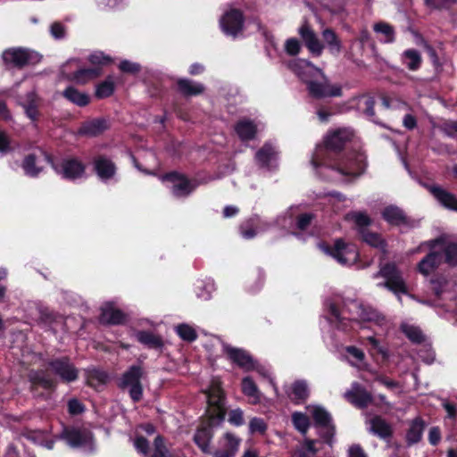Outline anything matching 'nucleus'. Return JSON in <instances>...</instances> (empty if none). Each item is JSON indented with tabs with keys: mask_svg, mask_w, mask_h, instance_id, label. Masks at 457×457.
Listing matches in <instances>:
<instances>
[{
	"mask_svg": "<svg viewBox=\"0 0 457 457\" xmlns=\"http://www.w3.org/2000/svg\"><path fill=\"white\" fill-rule=\"evenodd\" d=\"M301 50V44L298 39L288 38L285 43V51L289 55H296Z\"/></svg>",
	"mask_w": 457,
	"mask_h": 457,
	"instance_id": "58",
	"label": "nucleus"
},
{
	"mask_svg": "<svg viewBox=\"0 0 457 457\" xmlns=\"http://www.w3.org/2000/svg\"><path fill=\"white\" fill-rule=\"evenodd\" d=\"M345 352L348 354L346 359L352 366L361 368L365 364V354L362 350L355 346H347Z\"/></svg>",
	"mask_w": 457,
	"mask_h": 457,
	"instance_id": "45",
	"label": "nucleus"
},
{
	"mask_svg": "<svg viewBox=\"0 0 457 457\" xmlns=\"http://www.w3.org/2000/svg\"><path fill=\"white\" fill-rule=\"evenodd\" d=\"M307 411L312 418L315 425L325 430L324 436L326 440L329 442L334 435V426L330 414L325 408L320 405H309L307 406Z\"/></svg>",
	"mask_w": 457,
	"mask_h": 457,
	"instance_id": "17",
	"label": "nucleus"
},
{
	"mask_svg": "<svg viewBox=\"0 0 457 457\" xmlns=\"http://www.w3.org/2000/svg\"><path fill=\"white\" fill-rule=\"evenodd\" d=\"M119 68L123 72L137 73L140 71V65L128 60L121 61Z\"/></svg>",
	"mask_w": 457,
	"mask_h": 457,
	"instance_id": "60",
	"label": "nucleus"
},
{
	"mask_svg": "<svg viewBox=\"0 0 457 457\" xmlns=\"http://www.w3.org/2000/svg\"><path fill=\"white\" fill-rule=\"evenodd\" d=\"M357 105L364 113L371 118L374 116V99L369 96H361L358 98Z\"/></svg>",
	"mask_w": 457,
	"mask_h": 457,
	"instance_id": "51",
	"label": "nucleus"
},
{
	"mask_svg": "<svg viewBox=\"0 0 457 457\" xmlns=\"http://www.w3.org/2000/svg\"><path fill=\"white\" fill-rule=\"evenodd\" d=\"M383 219L389 224L403 228L412 227V221L395 205H388L382 212Z\"/></svg>",
	"mask_w": 457,
	"mask_h": 457,
	"instance_id": "21",
	"label": "nucleus"
},
{
	"mask_svg": "<svg viewBox=\"0 0 457 457\" xmlns=\"http://www.w3.org/2000/svg\"><path fill=\"white\" fill-rule=\"evenodd\" d=\"M288 397L295 403L303 402L309 395V387L304 380H296L290 386V390L287 391Z\"/></svg>",
	"mask_w": 457,
	"mask_h": 457,
	"instance_id": "31",
	"label": "nucleus"
},
{
	"mask_svg": "<svg viewBox=\"0 0 457 457\" xmlns=\"http://www.w3.org/2000/svg\"><path fill=\"white\" fill-rule=\"evenodd\" d=\"M241 386L243 394L251 399L252 403L255 404L260 403L262 394L251 377H245L242 379Z\"/></svg>",
	"mask_w": 457,
	"mask_h": 457,
	"instance_id": "36",
	"label": "nucleus"
},
{
	"mask_svg": "<svg viewBox=\"0 0 457 457\" xmlns=\"http://www.w3.org/2000/svg\"><path fill=\"white\" fill-rule=\"evenodd\" d=\"M429 191L443 206L457 212V198L453 194L437 186H431Z\"/></svg>",
	"mask_w": 457,
	"mask_h": 457,
	"instance_id": "27",
	"label": "nucleus"
},
{
	"mask_svg": "<svg viewBox=\"0 0 457 457\" xmlns=\"http://www.w3.org/2000/svg\"><path fill=\"white\" fill-rule=\"evenodd\" d=\"M54 171L62 178L70 180L80 179L85 174V166L75 158H64L52 164Z\"/></svg>",
	"mask_w": 457,
	"mask_h": 457,
	"instance_id": "13",
	"label": "nucleus"
},
{
	"mask_svg": "<svg viewBox=\"0 0 457 457\" xmlns=\"http://www.w3.org/2000/svg\"><path fill=\"white\" fill-rule=\"evenodd\" d=\"M143 371L139 366H131L122 376L120 386L128 389L131 399L138 402L143 395V388L140 382Z\"/></svg>",
	"mask_w": 457,
	"mask_h": 457,
	"instance_id": "12",
	"label": "nucleus"
},
{
	"mask_svg": "<svg viewBox=\"0 0 457 457\" xmlns=\"http://www.w3.org/2000/svg\"><path fill=\"white\" fill-rule=\"evenodd\" d=\"M325 308L328 312V323L345 332L356 329L361 321H373L378 326H384L386 323L384 316L357 301H351L342 311H339L335 302L327 300Z\"/></svg>",
	"mask_w": 457,
	"mask_h": 457,
	"instance_id": "2",
	"label": "nucleus"
},
{
	"mask_svg": "<svg viewBox=\"0 0 457 457\" xmlns=\"http://www.w3.org/2000/svg\"><path fill=\"white\" fill-rule=\"evenodd\" d=\"M324 41V48L327 47L333 55H338L342 49V44L337 35L331 29H325L321 32Z\"/></svg>",
	"mask_w": 457,
	"mask_h": 457,
	"instance_id": "30",
	"label": "nucleus"
},
{
	"mask_svg": "<svg viewBox=\"0 0 457 457\" xmlns=\"http://www.w3.org/2000/svg\"><path fill=\"white\" fill-rule=\"evenodd\" d=\"M163 182L168 183L172 195L177 198L188 196L198 186V183L187 179L178 172H170L162 177Z\"/></svg>",
	"mask_w": 457,
	"mask_h": 457,
	"instance_id": "10",
	"label": "nucleus"
},
{
	"mask_svg": "<svg viewBox=\"0 0 457 457\" xmlns=\"http://www.w3.org/2000/svg\"><path fill=\"white\" fill-rule=\"evenodd\" d=\"M345 397L348 402L359 408L368 406L372 401L371 395L356 382L353 383L351 389L345 393Z\"/></svg>",
	"mask_w": 457,
	"mask_h": 457,
	"instance_id": "20",
	"label": "nucleus"
},
{
	"mask_svg": "<svg viewBox=\"0 0 457 457\" xmlns=\"http://www.w3.org/2000/svg\"><path fill=\"white\" fill-rule=\"evenodd\" d=\"M243 14L235 9L227 12L220 20V26L222 32L233 38L238 37L243 30Z\"/></svg>",
	"mask_w": 457,
	"mask_h": 457,
	"instance_id": "16",
	"label": "nucleus"
},
{
	"mask_svg": "<svg viewBox=\"0 0 457 457\" xmlns=\"http://www.w3.org/2000/svg\"><path fill=\"white\" fill-rule=\"evenodd\" d=\"M313 219L312 213H303L295 217V227L300 230H305Z\"/></svg>",
	"mask_w": 457,
	"mask_h": 457,
	"instance_id": "57",
	"label": "nucleus"
},
{
	"mask_svg": "<svg viewBox=\"0 0 457 457\" xmlns=\"http://www.w3.org/2000/svg\"><path fill=\"white\" fill-rule=\"evenodd\" d=\"M374 31L384 36L380 40L384 43L395 41V31L392 26L386 22H378L374 25Z\"/></svg>",
	"mask_w": 457,
	"mask_h": 457,
	"instance_id": "47",
	"label": "nucleus"
},
{
	"mask_svg": "<svg viewBox=\"0 0 457 457\" xmlns=\"http://www.w3.org/2000/svg\"><path fill=\"white\" fill-rule=\"evenodd\" d=\"M29 379L33 386H40L45 389L53 388L55 386L54 379L45 370H31Z\"/></svg>",
	"mask_w": 457,
	"mask_h": 457,
	"instance_id": "35",
	"label": "nucleus"
},
{
	"mask_svg": "<svg viewBox=\"0 0 457 457\" xmlns=\"http://www.w3.org/2000/svg\"><path fill=\"white\" fill-rule=\"evenodd\" d=\"M256 164L263 170H272L278 166V151L271 142L265 143L254 156Z\"/></svg>",
	"mask_w": 457,
	"mask_h": 457,
	"instance_id": "15",
	"label": "nucleus"
},
{
	"mask_svg": "<svg viewBox=\"0 0 457 457\" xmlns=\"http://www.w3.org/2000/svg\"><path fill=\"white\" fill-rule=\"evenodd\" d=\"M125 320L124 313L117 309L112 303H105L101 307L100 321L104 324L118 325Z\"/></svg>",
	"mask_w": 457,
	"mask_h": 457,
	"instance_id": "24",
	"label": "nucleus"
},
{
	"mask_svg": "<svg viewBox=\"0 0 457 457\" xmlns=\"http://www.w3.org/2000/svg\"><path fill=\"white\" fill-rule=\"evenodd\" d=\"M240 438L234 434L227 432L218 440V448L236 453L238 452Z\"/></svg>",
	"mask_w": 457,
	"mask_h": 457,
	"instance_id": "39",
	"label": "nucleus"
},
{
	"mask_svg": "<svg viewBox=\"0 0 457 457\" xmlns=\"http://www.w3.org/2000/svg\"><path fill=\"white\" fill-rule=\"evenodd\" d=\"M21 168L26 176L36 178L42 171V167L39 165L35 154H28L22 163Z\"/></svg>",
	"mask_w": 457,
	"mask_h": 457,
	"instance_id": "40",
	"label": "nucleus"
},
{
	"mask_svg": "<svg viewBox=\"0 0 457 457\" xmlns=\"http://www.w3.org/2000/svg\"><path fill=\"white\" fill-rule=\"evenodd\" d=\"M353 136V131L351 129L340 128L327 134L325 146L316 147L311 162L320 178L346 182L363 172L366 158L362 153H350L337 162L331 158L330 151L340 150Z\"/></svg>",
	"mask_w": 457,
	"mask_h": 457,
	"instance_id": "1",
	"label": "nucleus"
},
{
	"mask_svg": "<svg viewBox=\"0 0 457 457\" xmlns=\"http://www.w3.org/2000/svg\"><path fill=\"white\" fill-rule=\"evenodd\" d=\"M68 79L79 84H85L96 79L101 73L99 67L81 68L76 59L68 61L62 70Z\"/></svg>",
	"mask_w": 457,
	"mask_h": 457,
	"instance_id": "11",
	"label": "nucleus"
},
{
	"mask_svg": "<svg viewBox=\"0 0 457 457\" xmlns=\"http://www.w3.org/2000/svg\"><path fill=\"white\" fill-rule=\"evenodd\" d=\"M257 129L258 124L247 119L239 120L235 127V131L241 140L253 139Z\"/></svg>",
	"mask_w": 457,
	"mask_h": 457,
	"instance_id": "29",
	"label": "nucleus"
},
{
	"mask_svg": "<svg viewBox=\"0 0 457 457\" xmlns=\"http://www.w3.org/2000/svg\"><path fill=\"white\" fill-rule=\"evenodd\" d=\"M295 208H290L284 215L278 217L276 224L283 228H291L293 227Z\"/></svg>",
	"mask_w": 457,
	"mask_h": 457,
	"instance_id": "54",
	"label": "nucleus"
},
{
	"mask_svg": "<svg viewBox=\"0 0 457 457\" xmlns=\"http://www.w3.org/2000/svg\"><path fill=\"white\" fill-rule=\"evenodd\" d=\"M50 33L55 39H62L65 37V27L60 22H54L50 27Z\"/></svg>",
	"mask_w": 457,
	"mask_h": 457,
	"instance_id": "61",
	"label": "nucleus"
},
{
	"mask_svg": "<svg viewBox=\"0 0 457 457\" xmlns=\"http://www.w3.org/2000/svg\"><path fill=\"white\" fill-rule=\"evenodd\" d=\"M174 331L181 340L187 343H192L198 337L196 328L189 323H179L176 325Z\"/></svg>",
	"mask_w": 457,
	"mask_h": 457,
	"instance_id": "37",
	"label": "nucleus"
},
{
	"mask_svg": "<svg viewBox=\"0 0 457 457\" xmlns=\"http://www.w3.org/2000/svg\"><path fill=\"white\" fill-rule=\"evenodd\" d=\"M114 91L113 79L109 77L104 81L97 85L96 88V96L98 98H105L110 96Z\"/></svg>",
	"mask_w": 457,
	"mask_h": 457,
	"instance_id": "49",
	"label": "nucleus"
},
{
	"mask_svg": "<svg viewBox=\"0 0 457 457\" xmlns=\"http://www.w3.org/2000/svg\"><path fill=\"white\" fill-rule=\"evenodd\" d=\"M258 218L250 219L240 226V234L245 239L254 237L262 229L259 228Z\"/></svg>",
	"mask_w": 457,
	"mask_h": 457,
	"instance_id": "46",
	"label": "nucleus"
},
{
	"mask_svg": "<svg viewBox=\"0 0 457 457\" xmlns=\"http://www.w3.org/2000/svg\"><path fill=\"white\" fill-rule=\"evenodd\" d=\"M292 421L295 428L302 434H306L310 427L308 417L302 412H294L292 414Z\"/></svg>",
	"mask_w": 457,
	"mask_h": 457,
	"instance_id": "50",
	"label": "nucleus"
},
{
	"mask_svg": "<svg viewBox=\"0 0 457 457\" xmlns=\"http://www.w3.org/2000/svg\"><path fill=\"white\" fill-rule=\"evenodd\" d=\"M48 367L54 375L66 383L73 382L78 378L79 370L67 357L49 361Z\"/></svg>",
	"mask_w": 457,
	"mask_h": 457,
	"instance_id": "14",
	"label": "nucleus"
},
{
	"mask_svg": "<svg viewBox=\"0 0 457 457\" xmlns=\"http://www.w3.org/2000/svg\"><path fill=\"white\" fill-rule=\"evenodd\" d=\"M228 421L234 426H242L245 423L244 411L240 408L231 410L228 413Z\"/></svg>",
	"mask_w": 457,
	"mask_h": 457,
	"instance_id": "56",
	"label": "nucleus"
},
{
	"mask_svg": "<svg viewBox=\"0 0 457 457\" xmlns=\"http://www.w3.org/2000/svg\"><path fill=\"white\" fill-rule=\"evenodd\" d=\"M425 423L421 419H415L406 434V440L409 445H413L420 441L423 435Z\"/></svg>",
	"mask_w": 457,
	"mask_h": 457,
	"instance_id": "41",
	"label": "nucleus"
},
{
	"mask_svg": "<svg viewBox=\"0 0 457 457\" xmlns=\"http://www.w3.org/2000/svg\"><path fill=\"white\" fill-rule=\"evenodd\" d=\"M403 63L411 71H417L421 64V55L415 49H408L402 54Z\"/></svg>",
	"mask_w": 457,
	"mask_h": 457,
	"instance_id": "42",
	"label": "nucleus"
},
{
	"mask_svg": "<svg viewBox=\"0 0 457 457\" xmlns=\"http://www.w3.org/2000/svg\"><path fill=\"white\" fill-rule=\"evenodd\" d=\"M346 220L353 221L357 226L362 228L370 225V219L365 213L361 212H352L346 214Z\"/></svg>",
	"mask_w": 457,
	"mask_h": 457,
	"instance_id": "52",
	"label": "nucleus"
},
{
	"mask_svg": "<svg viewBox=\"0 0 457 457\" xmlns=\"http://www.w3.org/2000/svg\"><path fill=\"white\" fill-rule=\"evenodd\" d=\"M345 200V197L340 193L333 192L328 195V202L335 207L336 211H339L345 206L344 204Z\"/></svg>",
	"mask_w": 457,
	"mask_h": 457,
	"instance_id": "59",
	"label": "nucleus"
},
{
	"mask_svg": "<svg viewBox=\"0 0 457 457\" xmlns=\"http://www.w3.org/2000/svg\"><path fill=\"white\" fill-rule=\"evenodd\" d=\"M361 238L367 245L378 248L383 253H386V244L379 234L362 229Z\"/></svg>",
	"mask_w": 457,
	"mask_h": 457,
	"instance_id": "44",
	"label": "nucleus"
},
{
	"mask_svg": "<svg viewBox=\"0 0 457 457\" xmlns=\"http://www.w3.org/2000/svg\"><path fill=\"white\" fill-rule=\"evenodd\" d=\"M289 69L307 84L311 96L316 98L339 96L341 87L330 85L322 71L305 59H296L289 63Z\"/></svg>",
	"mask_w": 457,
	"mask_h": 457,
	"instance_id": "4",
	"label": "nucleus"
},
{
	"mask_svg": "<svg viewBox=\"0 0 457 457\" xmlns=\"http://www.w3.org/2000/svg\"><path fill=\"white\" fill-rule=\"evenodd\" d=\"M69 412L72 415L79 414L84 411L82 403L77 399H71L68 403Z\"/></svg>",
	"mask_w": 457,
	"mask_h": 457,
	"instance_id": "64",
	"label": "nucleus"
},
{
	"mask_svg": "<svg viewBox=\"0 0 457 457\" xmlns=\"http://www.w3.org/2000/svg\"><path fill=\"white\" fill-rule=\"evenodd\" d=\"M109 127L107 120L104 118L93 119L83 122L78 133L86 137H96L107 130Z\"/></svg>",
	"mask_w": 457,
	"mask_h": 457,
	"instance_id": "23",
	"label": "nucleus"
},
{
	"mask_svg": "<svg viewBox=\"0 0 457 457\" xmlns=\"http://www.w3.org/2000/svg\"><path fill=\"white\" fill-rule=\"evenodd\" d=\"M369 430L383 439L390 437L392 434L391 427L380 417H374L370 420Z\"/></svg>",
	"mask_w": 457,
	"mask_h": 457,
	"instance_id": "34",
	"label": "nucleus"
},
{
	"mask_svg": "<svg viewBox=\"0 0 457 457\" xmlns=\"http://www.w3.org/2000/svg\"><path fill=\"white\" fill-rule=\"evenodd\" d=\"M319 248L344 266L354 264L359 258L357 247L353 244L344 242L342 239L337 240L333 247H329L325 244H320Z\"/></svg>",
	"mask_w": 457,
	"mask_h": 457,
	"instance_id": "6",
	"label": "nucleus"
},
{
	"mask_svg": "<svg viewBox=\"0 0 457 457\" xmlns=\"http://www.w3.org/2000/svg\"><path fill=\"white\" fill-rule=\"evenodd\" d=\"M154 451L151 457H171L170 451L164 444V439L161 436H157L154 442Z\"/></svg>",
	"mask_w": 457,
	"mask_h": 457,
	"instance_id": "53",
	"label": "nucleus"
},
{
	"mask_svg": "<svg viewBox=\"0 0 457 457\" xmlns=\"http://www.w3.org/2000/svg\"><path fill=\"white\" fill-rule=\"evenodd\" d=\"M214 291L215 284L213 279L211 278L198 279L195 283V295L201 300H209Z\"/></svg>",
	"mask_w": 457,
	"mask_h": 457,
	"instance_id": "32",
	"label": "nucleus"
},
{
	"mask_svg": "<svg viewBox=\"0 0 457 457\" xmlns=\"http://www.w3.org/2000/svg\"><path fill=\"white\" fill-rule=\"evenodd\" d=\"M436 243L439 253L445 257V262L450 266L457 265V243L442 238L433 240Z\"/></svg>",
	"mask_w": 457,
	"mask_h": 457,
	"instance_id": "25",
	"label": "nucleus"
},
{
	"mask_svg": "<svg viewBox=\"0 0 457 457\" xmlns=\"http://www.w3.org/2000/svg\"><path fill=\"white\" fill-rule=\"evenodd\" d=\"M267 430V424L266 422L261 419L254 417L249 422V432L251 434H264Z\"/></svg>",
	"mask_w": 457,
	"mask_h": 457,
	"instance_id": "55",
	"label": "nucleus"
},
{
	"mask_svg": "<svg viewBox=\"0 0 457 457\" xmlns=\"http://www.w3.org/2000/svg\"><path fill=\"white\" fill-rule=\"evenodd\" d=\"M364 340L367 345H369L368 352L371 356L378 355L383 361L389 360L390 353L388 347L382 344L376 337L369 336Z\"/></svg>",
	"mask_w": 457,
	"mask_h": 457,
	"instance_id": "28",
	"label": "nucleus"
},
{
	"mask_svg": "<svg viewBox=\"0 0 457 457\" xmlns=\"http://www.w3.org/2000/svg\"><path fill=\"white\" fill-rule=\"evenodd\" d=\"M401 328L411 342L421 343L424 340V336L420 328L408 323H403L402 324Z\"/></svg>",
	"mask_w": 457,
	"mask_h": 457,
	"instance_id": "48",
	"label": "nucleus"
},
{
	"mask_svg": "<svg viewBox=\"0 0 457 457\" xmlns=\"http://www.w3.org/2000/svg\"><path fill=\"white\" fill-rule=\"evenodd\" d=\"M179 91L185 96H196L201 94L204 87L200 83H195L190 79H181L178 81Z\"/></svg>",
	"mask_w": 457,
	"mask_h": 457,
	"instance_id": "43",
	"label": "nucleus"
},
{
	"mask_svg": "<svg viewBox=\"0 0 457 457\" xmlns=\"http://www.w3.org/2000/svg\"><path fill=\"white\" fill-rule=\"evenodd\" d=\"M89 62L94 65H102L108 63L110 62V58L104 54L102 52H95L89 55Z\"/></svg>",
	"mask_w": 457,
	"mask_h": 457,
	"instance_id": "63",
	"label": "nucleus"
},
{
	"mask_svg": "<svg viewBox=\"0 0 457 457\" xmlns=\"http://www.w3.org/2000/svg\"><path fill=\"white\" fill-rule=\"evenodd\" d=\"M298 33L309 52L314 56H320L324 50V45L315 31L307 23H303L298 29Z\"/></svg>",
	"mask_w": 457,
	"mask_h": 457,
	"instance_id": "19",
	"label": "nucleus"
},
{
	"mask_svg": "<svg viewBox=\"0 0 457 457\" xmlns=\"http://www.w3.org/2000/svg\"><path fill=\"white\" fill-rule=\"evenodd\" d=\"M2 58L6 66L21 68L25 65L39 62L41 55L29 49L13 47L4 51Z\"/></svg>",
	"mask_w": 457,
	"mask_h": 457,
	"instance_id": "8",
	"label": "nucleus"
},
{
	"mask_svg": "<svg viewBox=\"0 0 457 457\" xmlns=\"http://www.w3.org/2000/svg\"><path fill=\"white\" fill-rule=\"evenodd\" d=\"M137 340L149 349L162 350V337L150 331L139 330L135 333Z\"/></svg>",
	"mask_w": 457,
	"mask_h": 457,
	"instance_id": "26",
	"label": "nucleus"
},
{
	"mask_svg": "<svg viewBox=\"0 0 457 457\" xmlns=\"http://www.w3.org/2000/svg\"><path fill=\"white\" fill-rule=\"evenodd\" d=\"M71 448H81L85 451L93 450L92 433L81 427H64L58 436Z\"/></svg>",
	"mask_w": 457,
	"mask_h": 457,
	"instance_id": "7",
	"label": "nucleus"
},
{
	"mask_svg": "<svg viewBox=\"0 0 457 457\" xmlns=\"http://www.w3.org/2000/svg\"><path fill=\"white\" fill-rule=\"evenodd\" d=\"M436 243L433 240L424 242L417 250L411 252V253H415L423 246H428L430 249V252L418 263V270L424 277L432 275L443 262V255L439 253Z\"/></svg>",
	"mask_w": 457,
	"mask_h": 457,
	"instance_id": "9",
	"label": "nucleus"
},
{
	"mask_svg": "<svg viewBox=\"0 0 457 457\" xmlns=\"http://www.w3.org/2000/svg\"><path fill=\"white\" fill-rule=\"evenodd\" d=\"M134 446L137 451L145 456L148 453L149 443L143 436H137L134 440Z\"/></svg>",
	"mask_w": 457,
	"mask_h": 457,
	"instance_id": "62",
	"label": "nucleus"
},
{
	"mask_svg": "<svg viewBox=\"0 0 457 457\" xmlns=\"http://www.w3.org/2000/svg\"><path fill=\"white\" fill-rule=\"evenodd\" d=\"M94 169L102 181L112 179L116 173V166L113 162L106 156H97L94 160Z\"/></svg>",
	"mask_w": 457,
	"mask_h": 457,
	"instance_id": "22",
	"label": "nucleus"
},
{
	"mask_svg": "<svg viewBox=\"0 0 457 457\" xmlns=\"http://www.w3.org/2000/svg\"><path fill=\"white\" fill-rule=\"evenodd\" d=\"M205 394L210 420L208 425L202 426L196 430L194 441L203 453H211L210 444L213 436L212 427L215 423H220L225 416L224 393L220 381L213 379Z\"/></svg>",
	"mask_w": 457,
	"mask_h": 457,
	"instance_id": "3",
	"label": "nucleus"
},
{
	"mask_svg": "<svg viewBox=\"0 0 457 457\" xmlns=\"http://www.w3.org/2000/svg\"><path fill=\"white\" fill-rule=\"evenodd\" d=\"M37 101V96L32 91L28 93L26 99L21 103L27 117L32 121H36L38 117Z\"/></svg>",
	"mask_w": 457,
	"mask_h": 457,
	"instance_id": "38",
	"label": "nucleus"
},
{
	"mask_svg": "<svg viewBox=\"0 0 457 457\" xmlns=\"http://www.w3.org/2000/svg\"><path fill=\"white\" fill-rule=\"evenodd\" d=\"M223 351L233 363L237 364L245 371H250L255 368V361L244 349L224 344Z\"/></svg>",
	"mask_w": 457,
	"mask_h": 457,
	"instance_id": "18",
	"label": "nucleus"
},
{
	"mask_svg": "<svg viewBox=\"0 0 457 457\" xmlns=\"http://www.w3.org/2000/svg\"><path fill=\"white\" fill-rule=\"evenodd\" d=\"M62 96L68 101L79 107L86 106L90 102V97L87 93L79 91L72 86L66 87L62 92Z\"/></svg>",
	"mask_w": 457,
	"mask_h": 457,
	"instance_id": "33",
	"label": "nucleus"
},
{
	"mask_svg": "<svg viewBox=\"0 0 457 457\" xmlns=\"http://www.w3.org/2000/svg\"><path fill=\"white\" fill-rule=\"evenodd\" d=\"M383 278L384 282L378 283V287H386L394 293L401 301V295L407 294V286L403 278L402 272L395 263H386L380 267V270L373 275L374 278Z\"/></svg>",
	"mask_w": 457,
	"mask_h": 457,
	"instance_id": "5",
	"label": "nucleus"
}]
</instances>
